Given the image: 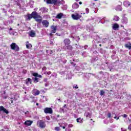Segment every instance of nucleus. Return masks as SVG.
Returning a JSON list of instances; mask_svg holds the SVG:
<instances>
[{
	"label": "nucleus",
	"mask_w": 131,
	"mask_h": 131,
	"mask_svg": "<svg viewBox=\"0 0 131 131\" xmlns=\"http://www.w3.org/2000/svg\"><path fill=\"white\" fill-rule=\"evenodd\" d=\"M35 19V21L38 23L39 24H40L41 23V21H42V18H41V16L40 15H38L37 12L36 11H33L32 12L31 14H27V20L28 21H30L32 19Z\"/></svg>",
	"instance_id": "nucleus-1"
},
{
	"label": "nucleus",
	"mask_w": 131,
	"mask_h": 131,
	"mask_svg": "<svg viewBox=\"0 0 131 131\" xmlns=\"http://www.w3.org/2000/svg\"><path fill=\"white\" fill-rule=\"evenodd\" d=\"M11 50H14L15 52H19L20 51V48L16 43L12 42L10 45Z\"/></svg>",
	"instance_id": "nucleus-2"
},
{
	"label": "nucleus",
	"mask_w": 131,
	"mask_h": 131,
	"mask_svg": "<svg viewBox=\"0 0 131 131\" xmlns=\"http://www.w3.org/2000/svg\"><path fill=\"white\" fill-rule=\"evenodd\" d=\"M37 126L40 128H45L46 126V122L42 120H38L37 122Z\"/></svg>",
	"instance_id": "nucleus-3"
},
{
	"label": "nucleus",
	"mask_w": 131,
	"mask_h": 131,
	"mask_svg": "<svg viewBox=\"0 0 131 131\" xmlns=\"http://www.w3.org/2000/svg\"><path fill=\"white\" fill-rule=\"evenodd\" d=\"M44 112L46 114H53V109L52 107H45L44 108Z\"/></svg>",
	"instance_id": "nucleus-4"
},
{
	"label": "nucleus",
	"mask_w": 131,
	"mask_h": 131,
	"mask_svg": "<svg viewBox=\"0 0 131 131\" xmlns=\"http://www.w3.org/2000/svg\"><path fill=\"white\" fill-rule=\"evenodd\" d=\"M72 18L74 20H78L79 19H80V18H81V15H79L78 13H76V14H72Z\"/></svg>",
	"instance_id": "nucleus-5"
},
{
	"label": "nucleus",
	"mask_w": 131,
	"mask_h": 131,
	"mask_svg": "<svg viewBox=\"0 0 131 131\" xmlns=\"http://www.w3.org/2000/svg\"><path fill=\"white\" fill-rule=\"evenodd\" d=\"M47 4H50L51 5H57L58 0H46Z\"/></svg>",
	"instance_id": "nucleus-6"
},
{
	"label": "nucleus",
	"mask_w": 131,
	"mask_h": 131,
	"mask_svg": "<svg viewBox=\"0 0 131 131\" xmlns=\"http://www.w3.org/2000/svg\"><path fill=\"white\" fill-rule=\"evenodd\" d=\"M32 93L33 96H38L40 94V92L37 89H33Z\"/></svg>",
	"instance_id": "nucleus-7"
},
{
	"label": "nucleus",
	"mask_w": 131,
	"mask_h": 131,
	"mask_svg": "<svg viewBox=\"0 0 131 131\" xmlns=\"http://www.w3.org/2000/svg\"><path fill=\"white\" fill-rule=\"evenodd\" d=\"M41 23H42V26H44V27H46V28L49 27L50 23H49V21H48L47 20H43L41 22Z\"/></svg>",
	"instance_id": "nucleus-8"
},
{
	"label": "nucleus",
	"mask_w": 131,
	"mask_h": 131,
	"mask_svg": "<svg viewBox=\"0 0 131 131\" xmlns=\"http://www.w3.org/2000/svg\"><path fill=\"white\" fill-rule=\"evenodd\" d=\"M51 32L52 33H56L57 32V26L52 25L51 26Z\"/></svg>",
	"instance_id": "nucleus-9"
},
{
	"label": "nucleus",
	"mask_w": 131,
	"mask_h": 131,
	"mask_svg": "<svg viewBox=\"0 0 131 131\" xmlns=\"http://www.w3.org/2000/svg\"><path fill=\"white\" fill-rule=\"evenodd\" d=\"M63 43H64L65 46H68L71 43V41L69 38H66L63 40Z\"/></svg>",
	"instance_id": "nucleus-10"
},
{
	"label": "nucleus",
	"mask_w": 131,
	"mask_h": 131,
	"mask_svg": "<svg viewBox=\"0 0 131 131\" xmlns=\"http://www.w3.org/2000/svg\"><path fill=\"white\" fill-rule=\"evenodd\" d=\"M4 112L6 114H9V111L7 110L3 106H0V112Z\"/></svg>",
	"instance_id": "nucleus-11"
},
{
	"label": "nucleus",
	"mask_w": 131,
	"mask_h": 131,
	"mask_svg": "<svg viewBox=\"0 0 131 131\" xmlns=\"http://www.w3.org/2000/svg\"><path fill=\"white\" fill-rule=\"evenodd\" d=\"M84 116H86V118H92V113L89 112H86L84 113Z\"/></svg>",
	"instance_id": "nucleus-12"
},
{
	"label": "nucleus",
	"mask_w": 131,
	"mask_h": 131,
	"mask_svg": "<svg viewBox=\"0 0 131 131\" xmlns=\"http://www.w3.org/2000/svg\"><path fill=\"white\" fill-rule=\"evenodd\" d=\"M72 8L74 10H76V9H78V8H79V5L78 4L74 3L72 5Z\"/></svg>",
	"instance_id": "nucleus-13"
},
{
	"label": "nucleus",
	"mask_w": 131,
	"mask_h": 131,
	"mask_svg": "<svg viewBox=\"0 0 131 131\" xmlns=\"http://www.w3.org/2000/svg\"><path fill=\"white\" fill-rule=\"evenodd\" d=\"M32 122H33V121L30 120L26 121L25 122V125H27L28 126H30V125L32 124Z\"/></svg>",
	"instance_id": "nucleus-14"
},
{
	"label": "nucleus",
	"mask_w": 131,
	"mask_h": 131,
	"mask_svg": "<svg viewBox=\"0 0 131 131\" xmlns=\"http://www.w3.org/2000/svg\"><path fill=\"white\" fill-rule=\"evenodd\" d=\"M26 84H29V83L32 84V80L30 78H28L26 80Z\"/></svg>",
	"instance_id": "nucleus-15"
},
{
	"label": "nucleus",
	"mask_w": 131,
	"mask_h": 131,
	"mask_svg": "<svg viewBox=\"0 0 131 131\" xmlns=\"http://www.w3.org/2000/svg\"><path fill=\"white\" fill-rule=\"evenodd\" d=\"M119 28V25L118 24H114L113 26V29L114 30H117Z\"/></svg>",
	"instance_id": "nucleus-16"
},
{
	"label": "nucleus",
	"mask_w": 131,
	"mask_h": 131,
	"mask_svg": "<svg viewBox=\"0 0 131 131\" xmlns=\"http://www.w3.org/2000/svg\"><path fill=\"white\" fill-rule=\"evenodd\" d=\"M66 49L68 50V51H72L73 50V47L72 46L69 45H67L66 46Z\"/></svg>",
	"instance_id": "nucleus-17"
},
{
	"label": "nucleus",
	"mask_w": 131,
	"mask_h": 131,
	"mask_svg": "<svg viewBox=\"0 0 131 131\" xmlns=\"http://www.w3.org/2000/svg\"><path fill=\"white\" fill-rule=\"evenodd\" d=\"M123 5L125 7H129V6H130V3H129V2L128 1H124L123 3Z\"/></svg>",
	"instance_id": "nucleus-18"
},
{
	"label": "nucleus",
	"mask_w": 131,
	"mask_h": 131,
	"mask_svg": "<svg viewBox=\"0 0 131 131\" xmlns=\"http://www.w3.org/2000/svg\"><path fill=\"white\" fill-rule=\"evenodd\" d=\"M26 47L27 49H30V47L31 48H32V45H31V43H29V41H27L26 42Z\"/></svg>",
	"instance_id": "nucleus-19"
},
{
	"label": "nucleus",
	"mask_w": 131,
	"mask_h": 131,
	"mask_svg": "<svg viewBox=\"0 0 131 131\" xmlns=\"http://www.w3.org/2000/svg\"><path fill=\"white\" fill-rule=\"evenodd\" d=\"M62 17H63V13H60L56 15V18L57 19H62Z\"/></svg>",
	"instance_id": "nucleus-20"
},
{
	"label": "nucleus",
	"mask_w": 131,
	"mask_h": 131,
	"mask_svg": "<svg viewBox=\"0 0 131 131\" xmlns=\"http://www.w3.org/2000/svg\"><path fill=\"white\" fill-rule=\"evenodd\" d=\"M29 35H30L31 37H34L35 36V32H34L33 31H31L29 34Z\"/></svg>",
	"instance_id": "nucleus-21"
},
{
	"label": "nucleus",
	"mask_w": 131,
	"mask_h": 131,
	"mask_svg": "<svg viewBox=\"0 0 131 131\" xmlns=\"http://www.w3.org/2000/svg\"><path fill=\"white\" fill-rule=\"evenodd\" d=\"M119 19H120V18H119V17H118V16H117V15H114L113 20L114 21H119Z\"/></svg>",
	"instance_id": "nucleus-22"
},
{
	"label": "nucleus",
	"mask_w": 131,
	"mask_h": 131,
	"mask_svg": "<svg viewBox=\"0 0 131 131\" xmlns=\"http://www.w3.org/2000/svg\"><path fill=\"white\" fill-rule=\"evenodd\" d=\"M125 48H127V49H128V50H130L131 49V43L130 42H129V44H125L124 46Z\"/></svg>",
	"instance_id": "nucleus-23"
},
{
	"label": "nucleus",
	"mask_w": 131,
	"mask_h": 131,
	"mask_svg": "<svg viewBox=\"0 0 131 131\" xmlns=\"http://www.w3.org/2000/svg\"><path fill=\"white\" fill-rule=\"evenodd\" d=\"M122 23H123V24H126V23H127V18H124L122 19Z\"/></svg>",
	"instance_id": "nucleus-24"
},
{
	"label": "nucleus",
	"mask_w": 131,
	"mask_h": 131,
	"mask_svg": "<svg viewBox=\"0 0 131 131\" xmlns=\"http://www.w3.org/2000/svg\"><path fill=\"white\" fill-rule=\"evenodd\" d=\"M33 80H34V82H38V79L37 77H35L34 78H33Z\"/></svg>",
	"instance_id": "nucleus-25"
},
{
	"label": "nucleus",
	"mask_w": 131,
	"mask_h": 131,
	"mask_svg": "<svg viewBox=\"0 0 131 131\" xmlns=\"http://www.w3.org/2000/svg\"><path fill=\"white\" fill-rule=\"evenodd\" d=\"M104 94H105V92L104 91V90H101L100 93V96H103V95Z\"/></svg>",
	"instance_id": "nucleus-26"
},
{
	"label": "nucleus",
	"mask_w": 131,
	"mask_h": 131,
	"mask_svg": "<svg viewBox=\"0 0 131 131\" xmlns=\"http://www.w3.org/2000/svg\"><path fill=\"white\" fill-rule=\"evenodd\" d=\"M122 117H123L124 118H126L127 117V115L124 114V115H121Z\"/></svg>",
	"instance_id": "nucleus-27"
},
{
	"label": "nucleus",
	"mask_w": 131,
	"mask_h": 131,
	"mask_svg": "<svg viewBox=\"0 0 131 131\" xmlns=\"http://www.w3.org/2000/svg\"><path fill=\"white\" fill-rule=\"evenodd\" d=\"M38 75V74L37 73H33V75L35 77H37V75Z\"/></svg>",
	"instance_id": "nucleus-28"
},
{
	"label": "nucleus",
	"mask_w": 131,
	"mask_h": 131,
	"mask_svg": "<svg viewBox=\"0 0 131 131\" xmlns=\"http://www.w3.org/2000/svg\"><path fill=\"white\" fill-rule=\"evenodd\" d=\"M55 130L60 131V127H55Z\"/></svg>",
	"instance_id": "nucleus-29"
},
{
	"label": "nucleus",
	"mask_w": 131,
	"mask_h": 131,
	"mask_svg": "<svg viewBox=\"0 0 131 131\" xmlns=\"http://www.w3.org/2000/svg\"><path fill=\"white\" fill-rule=\"evenodd\" d=\"M85 11L86 14H89V13H90V9L89 8H86Z\"/></svg>",
	"instance_id": "nucleus-30"
},
{
	"label": "nucleus",
	"mask_w": 131,
	"mask_h": 131,
	"mask_svg": "<svg viewBox=\"0 0 131 131\" xmlns=\"http://www.w3.org/2000/svg\"><path fill=\"white\" fill-rule=\"evenodd\" d=\"M73 89H78V86L77 85V84L76 85H75V86H73Z\"/></svg>",
	"instance_id": "nucleus-31"
},
{
	"label": "nucleus",
	"mask_w": 131,
	"mask_h": 131,
	"mask_svg": "<svg viewBox=\"0 0 131 131\" xmlns=\"http://www.w3.org/2000/svg\"><path fill=\"white\" fill-rule=\"evenodd\" d=\"M52 74V72L51 71L45 73V74H47L48 75H50V74Z\"/></svg>",
	"instance_id": "nucleus-32"
},
{
	"label": "nucleus",
	"mask_w": 131,
	"mask_h": 131,
	"mask_svg": "<svg viewBox=\"0 0 131 131\" xmlns=\"http://www.w3.org/2000/svg\"><path fill=\"white\" fill-rule=\"evenodd\" d=\"M70 63H71V65L72 66H73V67H75V65H76V64L73 63V62H71Z\"/></svg>",
	"instance_id": "nucleus-33"
},
{
	"label": "nucleus",
	"mask_w": 131,
	"mask_h": 131,
	"mask_svg": "<svg viewBox=\"0 0 131 131\" xmlns=\"http://www.w3.org/2000/svg\"><path fill=\"white\" fill-rule=\"evenodd\" d=\"M46 119H47V120H51V118H50V116H46Z\"/></svg>",
	"instance_id": "nucleus-34"
},
{
	"label": "nucleus",
	"mask_w": 131,
	"mask_h": 131,
	"mask_svg": "<svg viewBox=\"0 0 131 131\" xmlns=\"http://www.w3.org/2000/svg\"><path fill=\"white\" fill-rule=\"evenodd\" d=\"M68 127H73V125L72 124H70L68 125Z\"/></svg>",
	"instance_id": "nucleus-35"
},
{
	"label": "nucleus",
	"mask_w": 131,
	"mask_h": 131,
	"mask_svg": "<svg viewBox=\"0 0 131 131\" xmlns=\"http://www.w3.org/2000/svg\"><path fill=\"white\" fill-rule=\"evenodd\" d=\"M107 117H108V118H111V113H108L107 114Z\"/></svg>",
	"instance_id": "nucleus-36"
},
{
	"label": "nucleus",
	"mask_w": 131,
	"mask_h": 131,
	"mask_svg": "<svg viewBox=\"0 0 131 131\" xmlns=\"http://www.w3.org/2000/svg\"><path fill=\"white\" fill-rule=\"evenodd\" d=\"M37 77H39V78H42V76H41V75H38L37 76Z\"/></svg>",
	"instance_id": "nucleus-37"
},
{
	"label": "nucleus",
	"mask_w": 131,
	"mask_h": 131,
	"mask_svg": "<svg viewBox=\"0 0 131 131\" xmlns=\"http://www.w3.org/2000/svg\"><path fill=\"white\" fill-rule=\"evenodd\" d=\"M114 118L115 119H117V120H118V119H119V117H116V116L114 117Z\"/></svg>",
	"instance_id": "nucleus-38"
},
{
	"label": "nucleus",
	"mask_w": 131,
	"mask_h": 131,
	"mask_svg": "<svg viewBox=\"0 0 131 131\" xmlns=\"http://www.w3.org/2000/svg\"><path fill=\"white\" fill-rule=\"evenodd\" d=\"M121 130H122V131H126V129L124 128H121Z\"/></svg>",
	"instance_id": "nucleus-39"
},
{
	"label": "nucleus",
	"mask_w": 131,
	"mask_h": 131,
	"mask_svg": "<svg viewBox=\"0 0 131 131\" xmlns=\"http://www.w3.org/2000/svg\"><path fill=\"white\" fill-rule=\"evenodd\" d=\"M76 38L77 39V41H79V40H80V38H79V37H76Z\"/></svg>",
	"instance_id": "nucleus-40"
},
{
	"label": "nucleus",
	"mask_w": 131,
	"mask_h": 131,
	"mask_svg": "<svg viewBox=\"0 0 131 131\" xmlns=\"http://www.w3.org/2000/svg\"><path fill=\"white\" fill-rule=\"evenodd\" d=\"M43 81H44V82H47V81H48V79L45 78V79H43Z\"/></svg>",
	"instance_id": "nucleus-41"
},
{
	"label": "nucleus",
	"mask_w": 131,
	"mask_h": 131,
	"mask_svg": "<svg viewBox=\"0 0 131 131\" xmlns=\"http://www.w3.org/2000/svg\"><path fill=\"white\" fill-rule=\"evenodd\" d=\"M80 119H81L80 118H77V122H80L79 121Z\"/></svg>",
	"instance_id": "nucleus-42"
},
{
	"label": "nucleus",
	"mask_w": 131,
	"mask_h": 131,
	"mask_svg": "<svg viewBox=\"0 0 131 131\" xmlns=\"http://www.w3.org/2000/svg\"><path fill=\"white\" fill-rule=\"evenodd\" d=\"M53 33H52V32H51V33L49 34L50 36H53Z\"/></svg>",
	"instance_id": "nucleus-43"
},
{
	"label": "nucleus",
	"mask_w": 131,
	"mask_h": 131,
	"mask_svg": "<svg viewBox=\"0 0 131 131\" xmlns=\"http://www.w3.org/2000/svg\"><path fill=\"white\" fill-rule=\"evenodd\" d=\"M56 35H57L58 36H61V35L60 34H58V33H56Z\"/></svg>",
	"instance_id": "nucleus-44"
},
{
	"label": "nucleus",
	"mask_w": 131,
	"mask_h": 131,
	"mask_svg": "<svg viewBox=\"0 0 131 131\" xmlns=\"http://www.w3.org/2000/svg\"><path fill=\"white\" fill-rule=\"evenodd\" d=\"M103 73H104V72L102 71L99 72V74H103Z\"/></svg>",
	"instance_id": "nucleus-45"
},
{
	"label": "nucleus",
	"mask_w": 131,
	"mask_h": 131,
	"mask_svg": "<svg viewBox=\"0 0 131 131\" xmlns=\"http://www.w3.org/2000/svg\"><path fill=\"white\" fill-rule=\"evenodd\" d=\"M19 2V0H16V1H15V3H17V5H18V4L19 3H18V2Z\"/></svg>",
	"instance_id": "nucleus-46"
},
{
	"label": "nucleus",
	"mask_w": 131,
	"mask_h": 131,
	"mask_svg": "<svg viewBox=\"0 0 131 131\" xmlns=\"http://www.w3.org/2000/svg\"><path fill=\"white\" fill-rule=\"evenodd\" d=\"M53 53H54V51H53V50H51L50 54L52 55L53 54Z\"/></svg>",
	"instance_id": "nucleus-47"
},
{
	"label": "nucleus",
	"mask_w": 131,
	"mask_h": 131,
	"mask_svg": "<svg viewBox=\"0 0 131 131\" xmlns=\"http://www.w3.org/2000/svg\"><path fill=\"white\" fill-rule=\"evenodd\" d=\"M4 98V99H8V96H5Z\"/></svg>",
	"instance_id": "nucleus-48"
},
{
	"label": "nucleus",
	"mask_w": 131,
	"mask_h": 131,
	"mask_svg": "<svg viewBox=\"0 0 131 131\" xmlns=\"http://www.w3.org/2000/svg\"><path fill=\"white\" fill-rule=\"evenodd\" d=\"M79 5H82V3L81 2H80L79 3Z\"/></svg>",
	"instance_id": "nucleus-49"
},
{
	"label": "nucleus",
	"mask_w": 131,
	"mask_h": 131,
	"mask_svg": "<svg viewBox=\"0 0 131 131\" xmlns=\"http://www.w3.org/2000/svg\"><path fill=\"white\" fill-rule=\"evenodd\" d=\"M31 99H34V97H33V96H31Z\"/></svg>",
	"instance_id": "nucleus-50"
},
{
	"label": "nucleus",
	"mask_w": 131,
	"mask_h": 131,
	"mask_svg": "<svg viewBox=\"0 0 131 131\" xmlns=\"http://www.w3.org/2000/svg\"><path fill=\"white\" fill-rule=\"evenodd\" d=\"M50 45H54V43L53 42H51Z\"/></svg>",
	"instance_id": "nucleus-51"
},
{
	"label": "nucleus",
	"mask_w": 131,
	"mask_h": 131,
	"mask_svg": "<svg viewBox=\"0 0 131 131\" xmlns=\"http://www.w3.org/2000/svg\"><path fill=\"white\" fill-rule=\"evenodd\" d=\"M10 101H11V103L13 104V100H11Z\"/></svg>",
	"instance_id": "nucleus-52"
},
{
	"label": "nucleus",
	"mask_w": 131,
	"mask_h": 131,
	"mask_svg": "<svg viewBox=\"0 0 131 131\" xmlns=\"http://www.w3.org/2000/svg\"><path fill=\"white\" fill-rule=\"evenodd\" d=\"M62 128H63V129H65V126H62Z\"/></svg>",
	"instance_id": "nucleus-53"
},
{
	"label": "nucleus",
	"mask_w": 131,
	"mask_h": 131,
	"mask_svg": "<svg viewBox=\"0 0 131 131\" xmlns=\"http://www.w3.org/2000/svg\"><path fill=\"white\" fill-rule=\"evenodd\" d=\"M36 106H38V103H37L36 104Z\"/></svg>",
	"instance_id": "nucleus-54"
},
{
	"label": "nucleus",
	"mask_w": 131,
	"mask_h": 131,
	"mask_svg": "<svg viewBox=\"0 0 131 131\" xmlns=\"http://www.w3.org/2000/svg\"><path fill=\"white\" fill-rule=\"evenodd\" d=\"M66 106H67L66 104H64V105H63V107H66Z\"/></svg>",
	"instance_id": "nucleus-55"
},
{
	"label": "nucleus",
	"mask_w": 131,
	"mask_h": 131,
	"mask_svg": "<svg viewBox=\"0 0 131 131\" xmlns=\"http://www.w3.org/2000/svg\"><path fill=\"white\" fill-rule=\"evenodd\" d=\"M99 47H102V45H101V44H100V45H99Z\"/></svg>",
	"instance_id": "nucleus-56"
},
{
	"label": "nucleus",
	"mask_w": 131,
	"mask_h": 131,
	"mask_svg": "<svg viewBox=\"0 0 131 131\" xmlns=\"http://www.w3.org/2000/svg\"><path fill=\"white\" fill-rule=\"evenodd\" d=\"M94 1H95V2H97V1H99V0H94Z\"/></svg>",
	"instance_id": "nucleus-57"
},
{
	"label": "nucleus",
	"mask_w": 131,
	"mask_h": 131,
	"mask_svg": "<svg viewBox=\"0 0 131 131\" xmlns=\"http://www.w3.org/2000/svg\"><path fill=\"white\" fill-rule=\"evenodd\" d=\"M93 6H94V5H95V3H93Z\"/></svg>",
	"instance_id": "nucleus-58"
},
{
	"label": "nucleus",
	"mask_w": 131,
	"mask_h": 131,
	"mask_svg": "<svg viewBox=\"0 0 131 131\" xmlns=\"http://www.w3.org/2000/svg\"><path fill=\"white\" fill-rule=\"evenodd\" d=\"M58 101H60V99H58Z\"/></svg>",
	"instance_id": "nucleus-59"
},
{
	"label": "nucleus",
	"mask_w": 131,
	"mask_h": 131,
	"mask_svg": "<svg viewBox=\"0 0 131 131\" xmlns=\"http://www.w3.org/2000/svg\"><path fill=\"white\" fill-rule=\"evenodd\" d=\"M60 127H62V125H60Z\"/></svg>",
	"instance_id": "nucleus-60"
},
{
	"label": "nucleus",
	"mask_w": 131,
	"mask_h": 131,
	"mask_svg": "<svg viewBox=\"0 0 131 131\" xmlns=\"http://www.w3.org/2000/svg\"><path fill=\"white\" fill-rule=\"evenodd\" d=\"M10 30H12V28L10 29Z\"/></svg>",
	"instance_id": "nucleus-61"
},
{
	"label": "nucleus",
	"mask_w": 131,
	"mask_h": 131,
	"mask_svg": "<svg viewBox=\"0 0 131 131\" xmlns=\"http://www.w3.org/2000/svg\"><path fill=\"white\" fill-rule=\"evenodd\" d=\"M120 11H121V9H120Z\"/></svg>",
	"instance_id": "nucleus-62"
}]
</instances>
